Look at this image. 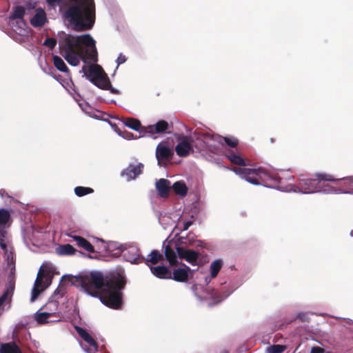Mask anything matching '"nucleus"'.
Masks as SVG:
<instances>
[{"label":"nucleus","instance_id":"nucleus-1","mask_svg":"<svg viewBox=\"0 0 353 353\" xmlns=\"http://www.w3.org/2000/svg\"><path fill=\"white\" fill-rule=\"evenodd\" d=\"M60 54L72 66L81 61L83 65L79 73L100 88H108L110 80L101 66L97 64L98 54L95 41L89 34L74 35L61 33L59 37Z\"/></svg>","mask_w":353,"mask_h":353},{"label":"nucleus","instance_id":"nucleus-2","mask_svg":"<svg viewBox=\"0 0 353 353\" xmlns=\"http://www.w3.org/2000/svg\"><path fill=\"white\" fill-rule=\"evenodd\" d=\"M81 287L88 294L99 297L102 303L112 309L121 307L123 302L122 290L125 280L121 274L110 278L104 277L99 271H93L81 279Z\"/></svg>","mask_w":353,"mask_h":353},{"label":"nucleus","instance_id":"nucleus-3","mask_svg":"<svg viewBox=\"0 0 353 353\" xmlns=\"http://www.w3.org/2000/svg\"><path fill=\"white\" fill-rule=\"evenodd\" d=\"M62 16L65 22L77 31L90 30L95 21L94 0H71L62 8Z\"/></svg>","mask_w":353,"mask_h":353},{"label":"nucleus","instance_id":"nucleus-4","mask_svg":"<svg viewBox=\"0 0 353 353\" xmlns=\"http://www.w3.org/2000/svg\"><path fill=\"white\" fill-rule=\"evenodd\" d=\"M19 5L12 8L9 16V26L14 32L20 37H26L30 34V29L26 23L23 17L29 14L31 10H34L37 5L36 0H18Z\"/></svg>","mask_w":353,"mask_h":353},{"label":"nucleus","instance_id":"nucleus-5","mask_svg":"<svg viewBox=\"0 0 353 353\" xmlns=\"http://www.w3.org/2000/svg\"><path fill=\"white\" fill-rule=\"evenodd\" d=\"M163 247L165 248V256L170 265H173L176 262L178 256L184 259L192 265L196 263L198 254L196 252L177 247L176 243L172 241H168L165 240L163 242Z\"/></svg>","mask_w":353,"mask_h":353},{"label":"nucleus","instance_id":"nucleus-6","mask_svg":"<svg viewBox=\"0 0 353 353\" xmlns=\"http://www.w3.org/2000/svg\"><path fill=\"white\" fill-rule=\"evenodd\" d=\"M232 170L241 179L254 185H260L261 183L270 181H278L277 177L272 176L261 168L255 169L243 167L233 168Z\"/></svg>","mask_w":353,"mask_h":353},{"label":"nucleus","instance_id":"nucleus-7","mask_svg":"<svg viewBox=\"0 0 353 353\" xmlns=\"http://www.w3.org/2000/svg\"><path fill=\"white\" fill-rule=\"evenodd\" d=\"M12 223L11 211L6 208H0V246L5 253L8 263L12 261V252L6 230Z\"/></svg>","mask_w":353,"mask_h":353},{"label":"nucleus","instance_id":"nucleus-8","mask_svg":"<svg viewBox=\"0 0 353 353\" xmlns=\"http://www.w3.org/2000/svg\"><path fill=\"white\" fill-rule=\"evenodd\" d=\"M53 269L52 265H42L39 269L32 290L30 298L32 302L34 301L40 293L51 284Z\"/></svg>","mask_w":353,"mask_h":353},{"label":"nucleus","instance_id":"nucleus-9","mask_svg":"<svg viewBox=\"0 0 353 353\" xmlns=\"http://www.w3.org/2000/svg\"><path fill=\"white\" fill-rule=\"evenodd\" d=\"M75 278L72 275L65 274L61 277L59 287L49 298L48 301L41 308L49 314L52 316L56 314L58 310L59 299H61L65 293L64 283H73Z\"/></svg>","mask_w":353,"mask_h":353},{"label":"nucleus","instance_id":"nucleus-10","mask_svg":"<svg viewBox=\"0 0 353 353\" xmlns=\"http://www.w3.org/2000/svg\"><path fill=\"white\" fill-rule=\"evenodd\" d=\"M316 181L319 182L321 181H335V178L332 175L326 173L316 174L314 179L301 178L300 179L299 183L301 190L299 192L311 194L316 192L329 193L332 192V190H321L320 185L314 184Z\"/></svg>","mask_w":353,"mask_h":353},{"label":"nucleus","instance_id":"nucleus-11","mask_svg":"<svg viewBox=\"0 0 353 353\" xmlns=\"http://www.w3.org/2000/svg\"><path fill=\"white\" fill-rule=\"evenodd\" d=\"M195 146L199 150H203L205 148L212 151L213 152H217L219 150L223 148V137L215 134H204L196 139Z\"/></svg>","mask_w":353,"mask_h":353},{"label":"nucleus","instance_id":"nucleus-12","mask_svg":"<svg viewBox=\"0 0 353 353\" xmlns=\"http://www.w3.org/2000/svg\"><path fill=\"white\" fill-rule=\"evenodd\" d=\"M172 146V143L168 141H162L158 144L156 148V158L159 165H165L172 159L174 154Z\"/></svg>","mask_w":353,"mask_h":353},{"label":"nucleus","instance_id":"nucleus-13","mask_svg":"<svg viewBox=\"0 0 353 353\" xmlns=\"http://www.w3.org/2000/svg\"><path fill=\"white\" fill-rule=\"evenodd\" d=\"M178 141L175 147L176 154L179 157L188 156L192 151L193 139L187 136L179 135Z\"/></svg>","mask_w":353,"mask_h":353},{"label":"nucleus","instance_id":"nucleus-14","mask_svg":"<svg viewBox=\"0 0 353 353\" xmlns=\"http://www.w3.org/2000/svg\"><path fill=\"white\" fill-rule=\"evenodd\" d=\"M168 128V123L165 121L161 120L158 121L156 124L143 126L141 131L143 132V135L156 139V134L165 132Z\"/></svg>","mask_w":353,"mask_h":353},{"label":"nucleus","instance_id":"nucleus-15","mask_svg":"<svg viewBox=\"0 0 353 353\" xmlns=\"http://www.w3.org/2000/svg\"><path fill=\"white\" fill-rule=\"evenodd\" d=\"M143 170V165L141 163H130L121 171V175L125 181H131L141 174Z\"/></svg>","mask_w":353,"mask_h":353},{"label":"nucleus","instance_id":"nucleus-16","mask_svg":"<svg viewBox=\"0 0 353 353\" xmlns=\"http://www.w3.org/2000/svg\"><path fill=\"white\" fill-rule=\"evenodd\" d=\"M75 330H76L77 332L79 334V336L89 345L88 348H85L82 346V347L86 352L92 353L97 350L98 346H97L96 341L86 330H85L84 329H83L82 327H80L79 326H76Z\"/></svg>","mask_w":353,"mask_h":353},{"label":"nucleus","instance_id":"nucleus-17","mask_svg":"<svg viewBox=\"0 0 353 353\" xmlns=\"http://www.w3.org/2000/svg\"><path fill=\"white\" fill-rule=\"evenodd\" d=\"M47 16L45 10L41 8L34 10V14L30 18V23L34 28H41L47 22Z\"/></svg>","mask_w":353,"mask_h":353},{"label":"nucleus","instance_id":"nucleus-18","mask_svg":"<svg viewBox=\"0 0 353 353\" xmlns=\"http://www.w3.org/2000/svg\"><path fill=\"white\" fill-rule=\"evenodd\" d=\"M67 236L71 238L79 248L85 250L89 253H93L94 252V247L92 244L83 237L76 235L73 232L68 233Z\"/></svg>","mask_w":353,"mask_h":353},{"label":"nucleus","instance_id":"nucleus-19","mask_svg":"<svg viewBox=\"0 0 353 353\" xmlns=\"http://www.w3.org/2000/svg\"><path fill=\"white\" fill-rule=\"evenodd\" d=\"M96 240L97 242L101 243L103 250L109 254L118 255L123 252L122 245H121L119 243L114 241H109L105 243L100 239H97Z\"/></svg>","mask_w":353,"mask_h":353},{"label":"nucleus","instance_id":"nucleus-20","mask_svg":"<svg viewBox=\"0 0 353 353\" xmlns=\"http://www.w3.org/2000/svg\"><path fill=\"white\" fill-rule=\"evenodd\" d=\"M223 265V261L217 259L211 262L210 265V275L204 278V282L206 285L209 284L211 279L215 278Z\"/></svg>","mask_w":353,"mask_h":353},{"label":"nucleus","instance_id":"nucleus-21","mask_svg":"<svg viewBox=\"0 0 353 353\" xmlns=\"http://www.w3.org/2000/svg\"><path fill=\"white\" fill-rule=\"evenodd\" d=\"M181 217V214L179 212L175 216H172L171 214H161L159 217V221L163 228H167L169 226L172 225L175 222H177V225H179V221Z\"/></svg>","mask_w":353,"mask_h":353},{"label":"nucleus","instance_id":"nucleus-22","mask_svg":"<svg viewBox=\"0 0 353 353\" xmlns=\"http://www.w3.org/2000/svg\"><path fill=\"white\" fill-rule=\"evenodd\" d=\"M155 187L161 197L167 198L169 196L171 185L168 180L165 179L158 180L155 183Z\"/></svg>","mask_w":353,"mask_h":353},{"label":"nucleus","instance_id":"nucleus-23","mask_svg":"<svg viewBox=\"0 0 353 353\" xmlns=\"http://www.w3.org/2000/svg\"><path fill=\"white\" fill-rule=\"evenodd\" d=\"M205 295L203 296L198 297L200 299H208L210 301V304H216L221 302L224 299L226 298L227 296H221L218 294V292L213 288L208 289L205 292Z\"/></svg>","mask_w":353,"mask_h":353},{"label":"nucleus","instance_id":"nucleus-24","mask_svg":"<svg viewBox=\"0 0 353 353\" xmlns=\"http://www.w3.org/2000/svg\"><path fill=\"white\" fill-rule=\"evenodd\" d=\"M122 252L125 259L131 263L139 262V254L137 248L132 246L125 250H123Z\"/></svg>","mask_w":353,"mask_h":353},{"label":"nucleus","instance_id":"nucleus-25","mask_svg":"<svg viewBox=\"0 0 353 353\" xmlns=\"http://www.w3.org/2000/svg\"><path fill=\"white\" fill-rule=\"evenodd\" d=\"M190 268L187 266L174 270L172 279L178 282H185L188 279Z\"/></svg>","mask_w":353,"mask_h":353},{"label":"nucleus","instance_id":"nucleus-26","mask_svg":"<svg viewBox=\"0 0 353 353\" xmlns=\"http://www.w3.org/2000/svg\"><path fill=\"white\" fill-rule=\"evenodd\" d=\"M123 123L128 128L142 133V136H144L143 132L141 131V129L143 127L141 126V124L138 119L134 118H124L123 119Z\"/></svg>","mask_w":353,"mask_h":353},{"label":"nucleus","instance_id":"nucleus-27","mask_svg":"<svg viewBox=\"0 0 353 353\" xmlns=\"http://www.w3.org/2000/svg\"><path fill=\"white\" fill-rule=\"evenodd\" d=\"M77 250L70 244H64L56 248L55 252L59 256L74 255Z\"/></svg>","mask_w":353,"mask_h":353},{"label":"nucleus","instance_id":"nucleus-28","mask_svg":"<svg viewBox=\"0 0 353 353\" xmlns=\"http://www.w3.org/2000/svg\"><path fill=\"white\" fill-rule=\"evenodd\" d=\"M151 272L159 279H170L172 278L168 272V268L165 266H155L150 268Z\"/></svg>","mask_w":353,"mask_h":353},{"label":"nucleus","instance_id":"nucleus-29","mask_svg":"<svg viewBox=\"0 0 353 353\" xmlns=\"http://www.w3.org/2000/svg\"><path fill=\"white\" fill-rule=\"evenodd\" d=\"M53 62L54 65L57 70L61 72L67 73V76L70 79H71V77L68 70V68L63 61V60L57 55L53 56Z\"/></svg>","mask_w":353,"mask_h":353},{"label":"nucleus","instance_id":"nucleus-30","mask_svg":"<svg viewBox=\"0 0 353 353\" xmlns=\"http://www.w3.org/2000/svg\"><path fill=\"white\" fill-rule=\"evenodd\" d=\"M174 192L180 196H185L188 192V188L184 182L177 181L172 185Z\"/></svg>","mask_w":353,"mask_h":353},{"label":"nucleus","instance_id":"nucleus-31","mask_svg":"<svg viewBox=\"0 0 353 353\" xmlns=\"http://www.w3.org/2000/svg\"><path fill=\"white\" fill-rule=\"evenodd\" d=\"M51 316L50 314H49L46 311H43L42 309L39 310L35 314H34V319L39 324H43L48 323V319Z\"/></svg>","mask_w":353,"mask_h":353},{"label":"nucleus","instance_id":"nucleus-32","mask_svg":"<svg viewBox=\"0 0 353 353\" xmlns=\"http://www.w3.org/2000/svg\"><path fill=\"white\" fill-rule=\"evenodd\" d=\"M225 156L234 164L245 165L244 159L237 153L229 152Z\"/></svg>","mask_w":353,"mask_h":353},{"label":"nucleus","instance_id":"nucleus-33","mask_svg":"<svg viewBox=\"0 0 353 353\" xmlns=\"http://www.w3.org/2000/svg\"><path fill=\"white\" fill-rule=\"evenodd\" d=\"M1 353H21L19 347L14 343L2 344L0 349Z\"/></svg>","mask_w":353,"mask_h":353},{"label":"nucleus","instance_id":"nucleus-34","mask_svg":"<svg viewBox=\"0 0 353 353\" xmlns=\"http://www.w3.org/2000/svg\"><path fill=\"white\" fill-rule=\"evenodd\" d=\"M163 259V256L158 251L154 250L148 254L147 261L150 262L152 264H156Z\"/></svg>","mask_w":353,"mask_h":353},{"label":"nucleus","instance_id":"nucleus-35","mask_svg":"<svg viewBox=\"0 0 353 353\" xmlns=\"http://www.w3.org/2000/svg\"><path fill=\"white\" fill-rule=\"evenodd\" d=\"M223 148H234L237 146L239 141L233 137H223Z\"/></svg>","mask_w":353,"mask_h":353},{"label":"nucleus","instance_id":"nucleus-36","mask_svg":"<svg viewBox=\"0 0 353 353\" xmlns=\"http://www.w3.org/2000/svg\"><path fill=\"white\" fill-rule=\"evenodd\" d=\"M94 192L93 189L88 187L78 186L74 188V193L77 196H83Z\"/></svg>","mask_w":353,"mask_h":353},{"label":"nucleus","instance_id":"nucleus-37","mask_svg":"<svg viewBox=\"0 0 353 353\" xmlns=\"http://www.w3.org/2000/svg\"><path fill=\"white\" fill-rule=\"evenodd\" d=\"M286 346L283 345H273L267 347L268 353H282L286 350Z\"/></svg>","mask_w":353,"mask_h":353},{"label":"nucleus","instance_id":"nucleus-38","mask_svg":"<svg viewBox=\"0 0 353 353\" xmlns=\"http://www.w3.org/2000/svg\"><path fill=\"white\" fill-rule=\"evenodd\" d=\"M61 33H64V32H61L58 33L57 40L55 39H53V38H47L44 41L43 45L49 47L50 49H53L55 47L57 41L59 42V34H61Z\"/></svg>","mask_w":353,"mask_h":353},{"label":"nucleus","instance_id":"nucleus-39","mask_svg":"<svg viewBox=\"0 0 353 353\" xmlns=\"http://www.w3.org/2000/svg\"><path fill=\"white\" fill-rule=\"evenodd\" d=\"M114 131L118 134V135H119L120 137L125 139L132 140L135 139L133 134L130 132H121L117 128H115Z\"/></svg>","mask_w":353,"mask_h":353},{"label":"nucleus","instance_id":"nucleus-40","mask_svg":"<svg viewBox=\"0 0 353 353\" xmlns=\"http://www.w3.org/2000/svg\"><path fill=\"white\" fill-rule=\"evenodd\" d=\"M321 190H326L327 191L332 190V192L330 193H336V194H353V190H335L333 188L330 187L329 185H325L323 187H320Z\"/></svg>","mask_w":353,"mask_h":353},{"label":"nucleus","instance_id":"nucleus-41","mask_svg":"<svg viewBox=\"0 0 353 353\" xmlns=\"http://www.w3.org/2000/svg\"><path fill=\"white\" fill-rule=\"evenodd\" d=\"M0 196L6 204H10L13 200L12 197L5 190H0Z\"/></svg>","mask_w":353,"mask_h":353},{"label":"nucleus","instance_id":"nucleus-42","mask_svg":"<svg viewBox=\"0 0 353 353\" xmlns=\"http://www.w3.org/2000/svg\"><path fill=\"white\" fill-rule=\"evenodd\" d=\"M335 181H343L344 185L346 188H353V176L344 177L339 179H336Z\"/></svg>","mask_w":353,"mask_h":353},{"label":"nucleus","instance_id":"nucleus-43","mask_svg":"<svg viewBox=\"0 0 353 353\" xmlns=\"http://www.w3.org/2000/svg\"><path fill=\"white\" fill-rule=\"evenodd\" d=\"M12 290H7L0 297V307L11 296Z\"/></svg>","mask_w":353,"mask_h":353},{"label":"nucleus","instance_id":"nucleus-44","mask_svg":"<svg viewBox=\"0 0 353 353\" xmlns=\"http://www.w3.org/2000/svg\"><path fill=\"white\" fill-rule=\"evenodd\" d=\"M125 61H126V57H125V55H123V54H120L119 55V57H117V67H118L119 65H121V64H122V63H125Z\"/></svg>","mask_w":353,"mask_h":353},{"label":"nucleus","instance_id":"nucleus-45","mask_svg":"<svg viewBox=\"0 0 353 353\" xmlns=\"http://www.w3.org/2000/svg\"><path fill=\"white\" fill-rule=\"evenodd\" d=\"M310 353H325V351L323 348L316 346L310 349Z\"/></svg>","mask_w":353,"mask_h":353},{"label":"nucleus","instance_id":"nucleus-46","mask_svg":"<svg viewBox=\"0 0 353 353\" xmlns=\"http://www.w3.org/2000/svg\"><path fill=\"white\" fill-rule=\"evenodd\" d=\"M46 1L52 7H55L59 4L60 0H46Z\"/></svg>","mask_w":353,"mask_h":353},{"label":"nucleus","instance_id":"nucleus-47","mask_svg":"<svg viewBox=\"0 0 353 353\" xmlns=\"http://www.w3.org/2000/svg\"><path fill=\"white\" fill-rule=\"evenodd\" d=\"M192 224V221H186L183 223V230H187Z\"/></svg>","mask_w":353,"mask_h":353},{"label":"nucleus","instance_id":"nucleus-48","mask_svg":"<svg viewBox=\"0 0 353 353\" xmlns=\"http://www.w3.org/2000/svg\"><path fill=\"white\" fill-rule=\"evenodd\" d=\"M105 90H110L112 93H118L119 91L111 87V85L110 84V86L108 88H105Z\"/></svg>","mask_w":353,"mask_h":353}]
</instances>
